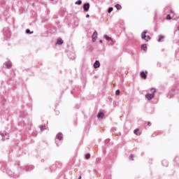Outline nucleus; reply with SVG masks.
<instances>
[{"instance_id": "f257e3e1", "label": "nucleus", "mask_w": 179, "mask_h": 179, "mask_svg": "<svg viewBox=\"0 0 179 179\" xmlns=\"http://www.w3.org/2000/svg\"><path fill=\"white\" fill-rule=\"evenodd\" d=\"M150 92H151L152 94H145V98L148 100H152V99H154L155 93H156V89L152 88Z\"/></svg>"}, {"instance_id": "f03ea898", "label": "nucleus", "mask_w": 179, "mask_h": 179, "mask_svg": "<svg viewBox=\"0 0 179 179\" xmlns=\"http://www.w3.org/2000/svg\"><path fill=\"white\" fill-rule=\"evenodd\" d=\"M0 139H1V141H6V139H9V134H8L6 131H1Z\"/></svg>"}, {"instance_id": "7ed1b4c3", "label": "nucleus", "mask_w": 179, "mask_h": 179, "mask_svg": "<svg viewBox=\"0 0 179 179\" xmlns=\"http://www.w3.org/2000/svg\"><path fill=\"white\" fill-rule=\"evenodd\" d=\"M62 136L63 135L62 133H59L56 136L55 143L57 146H59V143H61V141H62Z\"/></svg>"}, {"instance_id": "20e7f679", "label": "nucleus", "mask_w": 179, "mask_h": 179, "mask_svg": "<svg viewBox=\"0 0 179 179\" xmlns=\"http://www.w3.org/2000/svg\"><path fill=\"white\" fill-rule=\"evenodd\" d=\"M103 38L106 39L109 45H114V44H115V41H114V40H113V38H111V37H110L107 35H104Z\"/></svg>"}, {"instance_id": "39448f33", "label": "nucleus", "mask_w": 179, "mask_h": 179, "mask_svg": "<svg viewBox=\"0 0 179 179\" xmlns=\"http://www.w3.org/2000/svg\"><path fill=\"white\" fill-rule=\"evenodd\" d=\"M146 33H148V31H144L142 32L141 38H142V40H145V41H149V40H150V36H146Z\"/></svg>"}, {"instance_id": "423d86ee", "label": "nucleus", "mask_w": 179, "mask_h": 179, "mask_svg": "<svg viewBox=\"0 0 179 179\" xmlns=\"http://www.w3.org/2000/svg\"><path fill=\"white\" fill-rule=\"evenodd\" d=\"M90 8V4L89 3H84L83 10L85 12H89Z\"/></svg>"}, {"instance_id": "0eeeda50", "label": "nucleus", "mask_w": 179, "mask_h": 179, "mask_svg": "<svg viewBox=\"0 0 179 179\" xmlns=\"http://www.w3.org/2000/svg\"><path fill=\"white\" fill-rule=\"evenodd\" d=\"M5 67L7 68V69H10L12 68V62H6L4 63Z\"/></svg>"}, {"instance_id": "6e6552de", "label": "nucleus", "mask_w": 179, "mask_h": 179, "mask_svg": "<svg viewBox=\"0 0 179 179\" xmlns=\"http://www.w3.org/2000/svg\"><path fill=\"white\" fill-rule=\"evenodd\" d=\"M148 73V71H141L140 73V76L141 78H142V79H146V78H148V76L146 75Z\"/></svg>"}, {"instance_id": "1a4fd4ad", "label": "nucleus", "mask_w": 179, "mask_h": 179, "mask_svg": "<svg viewBox=\"0 0 179 179\" xmlns=\"http://www.w3.org/2000/svg\"><path fill=\"white\" fill-rule=\"evenodd\" d=\"M92 42L94 43L97 40V32L94 31L92 36Z\"/></svg>"}, {"instance_id": "9d476101", "label": "nucleus", "mask_w": 179, "mask_h": 179, "mask_svg": "<svg viewBox=\"0 0 179 179\" xmlns=\"http://www.w3.org/2000/svg\"><path fill=\"white\" fill-rule=\"evenodd\" d=\"M94 68L97 69V68H100V62L99 60H96L94 63Z\"/></svg>"}, {"instance_id": "9b49d317", "label": "nucleus", "mask_w": 179, "mask_h": 179, "mask_svg": "<svg viewBox=\"0 0 179 179\" xmlns=\"http://www.w3.org/2000/svg\"><path fill=\"white\" fill-rule=\"evenodd\" d=\"M57 44H58V45H61L64 44V41L62 40V38H58Z\"/></svg>"}, {"instance_id": "f8f14e48", "label": "nucleus", "mask_w": 179, "mask_h": 179, "mask_svg": "<svg viewBox=\"0 0 179 179\" xmlns=\"http://www.w3.org/2000/svg\"><path fill=\"white\" fill-rule=\"evenodd\" d=\"M104 117V113L99 112L97 115V118H103Z\"/></svg>"}, {"instance_id": "ddd939ff", "label": "nucleus", "mask_w": 179, "mask_h": 179, "mask_svg": "<svg viewBox=\"0 0 179 179\" xmlns=\"http://www.w3.org/2000/svg\"><path fill=\"white\" fill-rule=\"evenodd\" d=\"M115 8H116L117 10H121V9H122V6L118 3L115 6Z\"/></svg>"}, {"instance_id": "4468645a", "label": "nucleus", "mask_w": 179, "mask_h": 179, "mask_svg": "<svg viewBox=\"0 0 179 179\" xmlns=\"http://www.w3.org/2000/svg\"><path fill=\"white\" fill-rule=\"evenodd\" d=\"M134 134L135 135H138V136L141 135V132L139 131V129H136L134 130Z\"/></svg>"}, {"instance_id": "2eb2a0df", "label": "nucleus", "mask_w": 179, "mask_h": 179, "mask_svg": "<svg viewBox=\"0 0 179 179\" xmlns=\"http://www.w3.org/2000/svg\"><path fill=\"white\" fill-rule=\"evenodd\" d=\"M164 38V36H162V35H159V38L157 40L158 43H162V40H163Z\"/></svg>"}, {"instance_id": "dca6fc26", "label": "nucleus", "mask_w": 179, "mask_h": 179, "mask_svg": "<svg viewBox=\"0 0 179 179\" xmlns=\"http://www.w3.org/2000/svg\"><path fill=\"white\" fill-rule=\"evenodd\" d=\"M39 128H40L41 132H43V131H45V129H47L45 125H41L39 127Z\"/></svg>"}, {"instance_id": "f3484780", "label": "nucleus", "mask_w": 179, "mask_h": 179, "mask_svg": "<svg viewBox=\"0 0 179 179\" xmlns=\"http://www.w3.org/2000/svg\"><path fill=\"white\" fill-rule=\"evenodd\" d=\"M141 48H142V50H143L144 51H147V50H148V46L146 45V44H143V45H141Z\"/></svg>"}, {"instance_id": "a211bd4d", "label": "nucleus", "mask_w": 179, "mask_h": 179, "mask_svg": "<svg viewBox=\"0 0 179 179\" xmlns=\"http://www.w3.org/2000/svg\"><path fill=\"white\" fill-rule=\"evenodd\" d=\"M85 159H87V160H89V159H90V154H86L85 155Z\"/></svg>"}, {"instance_id": "6ab92c4d", "label": "nucleus", "mask_w": 179, "mask_h": 179, "mask_svg": "<svg viewBox=\"0 0 179 179\" xmlns=\"http://www.w3.org/2000/svg\"><path fill=\"white\" fill-rule=\"evenodd\" d=\"M76 5H82V1L80 0H78L76 1Z\"/></svg>"}, {"instance_id": "aec40b11", "label": "nucleus", "mask_w": 179, "mask_h": 179, "mask_svg": "<svg viewBox=\"0 0 179 179\" xmlns=\"http://www.w3.org/2000/svg\"><path fill=\"white\" fill-rule=\"evenodd\" d=\"M120 93H121V92L120 91V90H117L116 92H115L116 96H120Z\"/></svg>"}, {"instance_id": "412c9836", "label": "nucleus", "mask_w": 179, "mask_h": 179, "mask_svg": "<svg viewBox=\"0 0 179 179\" xmlns=\"http://www.w3.org/2000/svg\"><path fill=\"white\" fill-rule=\"evenodd\" d=\"M113 7H110L108 9V12L109 13H111L112 12H113Z\"/></svg>"}, {"instance_id": "4be33fe9", "label": "nucleus", "mask_w": 179, "mask_h": 179, "mask_svg": "<svg viewBox=\"0 0 179 179\" xmlns=\"http://www.w3.org/2000/svg\"><path fill=\"white\" fill-rule=\"evenodd\" d=\"M129 159L130 160H134V155H130V156L129 157Z\"/></svg>"}, {"instance_id": "5701e85b", "label": "nucleus", "mask_w": 179, "mask_h": 179, "mask_svg": "<svg viewBox=\"0 0 179 179\" xmlns=\"http://www.w3.org/2000/svg\"><path fill=\"white\" fill-rule=\"evenodd\" d=\"M163 166H167V162L166 161H162Z\"/></svg>"}, {"instance_id": "b1692460", "label": "nucleus", "mask_w": 179, "mask_h": 179, "mask_svg": "<svg viewBox=\"0 0 179 179\" xmlns=\"http://www.w3.org/2000/svg\"><path fill=\"white\" fill-rule=\"evenodd\" d=\"M26 33L27 34H30L31 32H30V29H27Z\"/></svg>"}, {"instance_id": "393cba45", "label": "nucleus", "mask_w": 179, "mask_h": 179, "mask_svg": "<svg viewBox=\"0 0 179 179\" xmlns=\"http://www.w3.org/2000/svg\"><path fill=\"white\" fill-rule=\"evenodd\" d=\"M166 19H171V16H170V15H166Z\"/></svg>"}, {"instance_id": "a878e982", "label": "nucleus", "mask_w": 179, "mask_h": 179, "mask_svg": "<svg viewBox=\"0 0 179 179\" xmlns=\"http://www.w3.org/2000/svg\"><path fill=\"white\" fill-rule=\"evenodd\" d=\"M171 97H172V96H171V94H169L168 95V99H171Z\"/></svg>"}, {"instance_id": "bb28decb", "label": "nucleus", "mask_w": 179, "mask_h": 179, "mask_svg": "<svg viewBox=\"0 0 179 179\" xmlns=\"http://www.w3.org/2000/svg\"><path fill=\"white\" fill-rule=\"evenodd\" d=\"M86 17H90V15L89 14H87Z\"/></svg>"}, {"instance_id": "cd10ccee", "label": "nucleus", "mask_w": 179, "mask_h": 179, "mask_svg": "<svg viewBox=\"0 0 179 179\" xmlns=\"http://www.w3.org/2000/svg\"><path fill=\"white\" fill-rule=\"evenodd\" d=\"M148 125L150 127L152 124H150V122H148Z\"/></svg>"}, {"instance_id": "c85d7f7f", "label": "nucleus", "mask_w": 179, "mask_h": 179, "mask_svg": "<svg viewBox=\"0 0 179 179\" xmlns=\"http://www.w3.org/2000/svg\"><path fill=\"white\" fill-rule=\"evenodd\" d=\"M99 43H103V40H99Z\"/></svg>"}, {"instance_id": "c756f323", "label": "nucleus", "mask_w": 179, "mask_h": 179, "mask_svg": "<svg viewBox=\"0 0 179 179\" xmlns=\"http://www.w3.org/2000/svg\"><path fill=\"white\" fill-rule=\"evenodd\" d=\"M82 178V176H80L79 178H78V179H81Z\"/></svg>"}, {"instance_id": "7c9ffc66", "label": "nucleus", "mask_w": 179, "mask_h": 179, "mask_svg": "<svg viewBox=\"0 0 179 179\" xmlns=\"http://www.w3.org/2000/svg\"><path fill=\"white\" fill-rule=\"evenodd\" d=\"M178 31H179V26L178 27Z\"/></svg>"}, {"instance_id": "2f4dec72", "label": "nucleus", "mask_w": 179, "mask_h": 179, "mask_svg": "<svg viewBox=\"0 0 179 179\" xmlns=\"http://www.w3.org/2000/svg\"><path fill=\"white\" fill-rule=\"evenodd\" d=\"M73 59H75V57H73Z\"/></svg>"}, {"instance_id": "473e14b6", "label": "nucleus", "mask_w": 179, "mask_h": 179, "mask_svg": "<svg viewBox=\"0 0 179 179\" xmlns=\"http://www.w3.org/2000/svg\"><path fill=\"white\" fill-rule=\"evenodd\" d=\"M50 1H54V0H50Z\"/></svg>"}]
</instances>
